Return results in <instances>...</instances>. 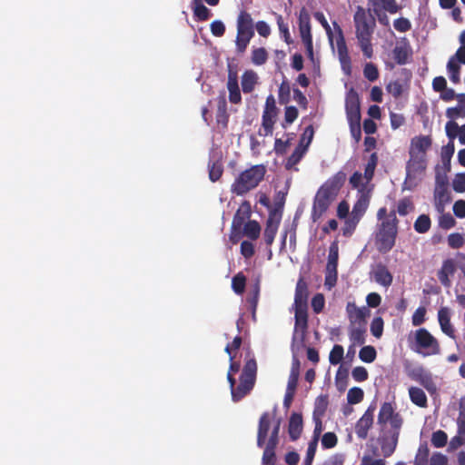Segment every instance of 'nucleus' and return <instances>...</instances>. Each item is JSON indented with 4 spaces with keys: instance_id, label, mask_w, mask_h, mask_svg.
Masks as SVG:
<instances>
[{
    "instance_id": "obj_1",
    "label": "nucleus",
    "mask_w": 465,
    "mask_h": 465,
    "mask_svg": "<svg viewBox=\"0 0 465 465\" xmlns=\"http://www.w3.org/2000/svg\"><path fill=\"white\" fill-rule=\"evenodd\" d=\"M241 343V338L235 337L232 342L225 347V351L228 353L231 361L230 369L227 373V380L230 383L232 399L233 401H240L252 389L257 369L255 361L252 359L248 360L240 377V383L237 387H234L235 381L233 375L239 371L240 366L238 363L232 362L234 358L233 351L240 348Z\"/></svg>"
},
{
    "instance_id": "obj_2",
    "label": "nucleus",
    "mask_w": 465,
    "mask_h": 465,
    "mask_svg": "<svg viewBox=\"0 0 465 465\" xmlns=\"http://www.w3.org/2000/svg\"><path fill=\"white\" fill-rule=\"evenodd\" d=\"M376 164L377 156L375 153H372L365 166L364 173L355 172L350 178V183L352 189L356 191L357 198L351 213L353 217L361 219L369 206L373 189V185L371 182L374 174Z\"/></svg>"
},
{
    "instance_id": "obj_3",
    "label": "nucleus",
    "mask_w": 465,
    "mask_h": 465,
    "mask_svg": "<svg viewBox=\"0 0 465 465\" xmlns=\"http://www.w3.org/2000/svg\"><path fill=\"white\" fill-rule=\"evenodd\" d=\"M344 181L345 175L340 173L328 179L320 187L314 197L312 210L313 221L318 220L326 213L330 205L336 199Z\"/></svg>"
},
{
    "instance_id": "obj_4",
    "label": "nucleus",
    "mask_w": 465,
    "mask_h": 465,
    "mask_svg": "<svg viewBox=\"0 0 465 465\" xmlns=\"http://www.w3.org/2000/svg\"><path fill=\"white\" fill-rule=\"evenodd\" d=\"M353 20L359 45L364 56L371 58L373 54L371 35L376 25L375 18L370 10L366 11L362 6H358Z\"/></svg>"
},
{
    "instance_id": "obj_5",
    "label": "nucleus",
    "mask_w": 465,
    "mask_h": 465,
    "mask_svg": "<svg viewBox=\"0 0 465 465\" xmlns=\"http://www.w3.org/2000/svg\"><path fill=\"white\" fill-rule=\"evenodd\" d=\"M377 217L381 221L380 228L376 234V245L379 251L389 252L395 243L397 235V218L394 212L387 213L386 208L378 211Z\"/></svg>"
},
{
    "instance_id": "obj_6",
    "label": "nucleus",
    "mask_w": 465,
    "mask_h": 465,
    "mask_svg": "<svg viewBox=\"0 0 465 465\" xmlns=\"http://www.w3.org/2000/svg\"><path fill=\"white\" fill-rule=\"evenodd\" d=\"M411 350L424 357L438 355L440 346L438 340L425 328L411 331L408 337Z\"/></svg>"
},
{
    "instance_id": "obj_7",
    "label": "nucleus",
    "mask_w": 465,
    "mask_h": 465,
    "mask_svg": "<svg viewBox=\"0 0 465 465\" xmlns=\"http://www.w3.org/2000/svg\"><path fill=\"white\" fill-rule=\"evenodd\" d=\"M266 167L263 164L252 165L240 173L234 179L231 190L237 195H243L256 188L263 180Z\"/></svg>"
},
{
    "instance_id": "obj_8",
    "label": "nucleus",
    "mask_w": 465,
    "mask_h": 465,
    "mask_svg": "<svg viewBox=\"0 0 465 465\" xmlns=\"http://www.w3.org/2000/svg\"><path fill=\"white\" fill-rule=\"evenodd\" d=\"M253 35V21L251 15L246 11H241L237 19V36L235 40L238 53L245 52Z\"/></svg>"
},
{
    "instance_id": "obj_9",
    "label": "nucleus",
    "mask_w": 465,
    "mask_h": 465,
    "mask_svg": "<svg viewBox=\"0 0 465 465\" xmlns=\"http://www.w3.org/2000/svg\"><path fill=\"white\" fill-rule=\"evenodd\" d=\"M427 166L428 163L407 161L402 190L413 191L418 188L426 177Z\"/></svg>"
},
{
    "instance_id": "obj_10",
    "label": "nucleus",
    "mask_w": 465,
    "mask_h": 465,
    "mask_svg": "<svg viewBox=\"0 0 465 465\" xmlns=\"http://www.w3.org/2000/svg\"><path fill=\"white\" fill-rule=\"evenodd\" d=\"M430 146L431 139L429 136L413 137L410 143L408 161L428 163L427 153Z\"/></svg>"
},
{
    "instance_id": "obj_11",
    "label": "nucleus",
    "mask_w": 465,
    "mask_h": 465,
    "mask_svg": "<svg viewBox=\"0 0 465 465\" xmlns=\"http://www.w3.org/2000/svg\"><path fill=\"white\" fill-rule=\"evenodd\" d=\"M299 33L302 43L305 45L307 55L313 58V43L312 35L311 17L308 10L302 7L298 17Z\"/></svg>"
},
{
    "instance_id": "obj_12",
    "label": "nucleus",
    "mask_w": 465,
    "mask_h": 465,
    "mask_svg": "<svg viewBox=\"0 0 465 465\" xmlns=\"http://www.w3.org/2000/svg\"><path fill=\"white\" fill-rule=\"evenodd\" d=\"M314 131L312 126H308L305 128L302 137L300 139L298 146L295 148L294 152L288 158L286 162L287 169H293L295 165L301 161V159L305 154L309 145L312 143L313 138Z\"/></svg>"
},
{
    "instance_id": "obj_13",
    "label": "nucleus",
    "mask_w": 465,
    "mask_h": 465,
    "mask_svg": "<svg viewBox=\"0 0 465 465\" xmlns=\"http://www.w3.org/2000/svg\"><path fill=\"white\" fill-rule=\"evenodd\" d=\"M251 214V207L247 203H242L239 209L237 210L232 223V231L230 234V241L232 243H236L242 237L240 232V229L242 228L243 222L249 218Z\"/></svg>"
},
{
    "instance_id": "obj_14",
    "label": "nucleus",
    "mask_w": 465,
    "mask_h": 465,
    "mask_svg": "<svg viewBox=\"0 0 465 465\" xmlns=\"http://www.w3.org/2000/svg\"><path fill=\"white\" fill-rule=\"evenodd\" d=\"M465 64V45L460 46L456 51L454 56H451L447 64V70L450 81L454 84H459L460 81V65Z\"/></svg>"
},
{
    "instance_id": "obj_15",
    "label": "nucleus",
    "mask_w": 465,
    "mask_h": 465,
    "mask_svg": "<svg viewBox=\"0 0 465 465\" xmlns=\"http://www.w3.org/2000/svg\"><path fill=\"white\" fill-rule=\"evenodd\" d=\"M346 313L350 325H367L371 312L365 306L358 307L355 302H349L346 305Z\"/></svg>"
},
{
    "instance_id": "obj_16",
    "label": "nucleus",
    "mask_w": 465,
    "mask_h": 465,
    "mask_svg": "<svg viewBox=\"0 0 465 465\" xmlns=\"http://www.w3.org/2000/svg\"><path fill=\"white\" fill-rule=\"evenodd\" d=\"M226 86L229 92V101L232 104H240L242 101V95L238 84V71L237 68L232 64H228V79Z\"/></svg>"
},
{
    "instance_id": "obj_17",
    "label": "nucleus",
    "mask_w": 465,
    "mask_h": 465,
    "mask_svg": "<svg viewBox=\"0 0 465 465\" xmlns=\"http://www.w3.org/2000/svg\"><path fill=\"white\" fill-rule=\"evenodd\" d=\"M373 416L374 408L369 407L364 414L356 422L355 433L360 439L364 440L367 438L368 431L373 424Z\"/></svg>"
},
{
    "instance_id": "obj_18",
    "label": "nucleus",
    "mask_w": 465,
    "mask_h": 465,
    "mask_svg": "<svg viewBox=\"0 0 465 465\" xmlns=\"http://www.w3.org/2000/svg\"><path fill=\"white\" fill-rule=\"evenodd\" d=\"M279 423L272 430L262 455L263 465H272L274 461V448L277 444Z\"/></svg>"
},
{
    "instance_id": "obj_19",
    "label": "nucleus",
    "mask_w": 465,
    "mask_h": 465,
    "mask_svg": "<svg viewBox=\"0 0 465 465\" xmlns=\"http://www.w3.org/2000/svg\"><path fill=\"white\" fill-rule=\"evenodd\" d=\"M450 201V193L448 187L444 184L435 186L434 190V206L438 213L445 211L447 205Z\"/></svg>"
},
{
    "instance_id": "obj_20",
    "label": "nucleus",
    "mask_w": 465,
    "mask_h": 465,
    "mask_svg": "<svg viewBox=\"0 0 465 465\" xmlns=\"http://www.w3.org/2000/svg\"><path fill=\"white\" fill-rule=\"evenodd\" d=\"M281 222V215L277 213H271L267 220L266 228L264 231V239L268 245H271L274 241L276 232Z\"/></svg>"
},
{
    "instance_id": "obj_21",
    "label": "nucleus",
    "mask_w": 465,
    "mask_h": 465,
    "mask_svg": "<svg viewBox=\"0 0 465 465\" xmlns=\"http://www.w3.org/2000/svg\"><path fill=\"white\" fill-rule=\"evenodd\" d=\"M345 108L347 116H361L360 98L357 92H355L353 89H351L346 95Z\"/></svg>"
},
{
    "instance_id": "obj_22",
    "label": "nucleus",
    "mask_w": 465,
    "mask_h": 465,
    "mask_svg": "<svg viewBox=\"0 0 465 465\" xmlns=\"http://www.w3.org/2000/svg\"><path fill=\"white\" fill-rule=\"evenodd\" d=\"M438 321L441 331L449 337L454 338V329L450 323V310L449 308L442 307L439 310Z\"/></svg>"
},
{
    "instance_id": "obj_23",
    "label": "nucleus",
    "mask_w": 465,
    "mask_h": 465,
    "mask_svg": "<svg viewBox=\"0 0 465 465\" xmlns=\"http://www.w3.org/2000/svg\"><path fill=\"white\" fill-rule=\"evenodd\" d=\"M374 281L381 286L389 287L392 282V275L383 265H377L371 272Z\"/></svg>"
},
{
    "instance_id": "obj_24",
    "label": "nucleus",
    "mask_w": 465,
    "mask_h": 465,
    "mask_svg": "<svg viewBox=\"0 0 465 465\" xmlns=\"http://www.w3.org/2000/svg\"><path fill=\"white\" fill-rule=\"evenodd\" d=\"M366 325H349V338L353 346L365 342Z\"/></svg>"
},
{
    "instance_id": "obj_25",
    "label": "nucleus",
    "mask_w": 465,
    "mask_h": 465,
    "mask_svg": "<svg viewBox=\"0 0 465 465\" xmlns=\"http://www.w3.org/2000/svg\"><path fill=\"white\" fill-rule=\"evenodd\" d=\"M258 82V76L252 70L245 71L242 75V89L244 94H250L254 90Z\"/></svg>"
},
{
    "instance_id": "obj_26",
    "label": "nucleus",
    "mask_w": 465,
    "mask_h": 465,
    "mask_svg": "<svg viewBox=\"0 0 465 465\" xmlns=\"http://www.w3.org/2000/svg\"><path fill=\"white\" fill-rule=\"evenodd\" d=\"M191 7L194 18L198 21H206L212 15L211 11L203 4V0H193Z\"/></svg>"
},
{
    "instance_id": "obj_27",
    "label": "nucleus",
    "mask_w": 465,
    "mask_h": 465,
    "mask_svg": "<svg viewBox=\"0 0 465 465\" xmlns=\"http://www.w3.org/2000/svg\"><path fill=\"white\" fill-rule=\"evenodd\" d=\"M302 431V417L299 413H292L289 420V435L292 440L300 437Z\"/></svg>"
},
{
    "instance_id": "obj_28",
    "label": "nucleus",
    "mask_w": 465,
    "mask_h": 465,
    "mask_svg": "<svg viewBox=\"0 0 465 465\" xmlns=\"http://www.w3.org/2000/svg\"><path fill=\"white\" fill-rule=\"evenodd\" d=\"M455 272L454 262L450 260H447L443 262L441 269L440 270L438 276L440 282L446 286L450 287L451 282L450 280V276L452 275Z\"/></svg>"
},
{
    "instance_id": "obj_29",
    "label": "nucleus",
    "mask_w": 465,
    "mask_h": 465,
    "mask_svg": "<svg viewBox=\"0 0 465 465\" xmlns=\"http://www.w3.org/2000/svg\"><path fill=\"white\" fill-rule=\"evenodd\" d=\"M393 58L398 64H405L408 62L409 56L411 55V50L408 43L402 45H397L393 51Z\"/></svg>"
},
{
    "instance_id": "obj_30",
    "label": "nucleus",
    "mask_w": 465,
    "mask_h": 465,
    "mask_svg": "<svg viewBox=\"0 0 465 465\" xmlns=\"http://www.w3.org/2000/svg\"><path fill=\"white\" fill-rule=\"evenodd\" d=\"M242 235L246 236L252 240H256L259 238L261 234L262 228L258 222L249 220L248 222L242 224Z\"/></svg>"
},
{
    "instance_id": "obj_31",
    "label": "nucleus",
    "mask_w": 465,
    "mask_h": 465,
    "mask_svg": "<svg viewBox=\"0 0 465 465\" xmlns=\"http://www.w3.org/2000/svg\"><path fill=\"white\" fill-rule=\"evenodd\" d=\"M271 418L270 415L265 413L260 419L259 431H258V445L262 446L265 443L269 429Z\"/></svg>"
},
{
    "instance_id": "obj_32",
    "label": "nucleus",
    "mask_w": 465,
    "mask_h": 465,
    "mask_svg": "<svg viewBox=\"0 0 465 465\" xmlns=\"http://www.w3.org/2000/svg\"><path fill=\"white\" fill-rule=\"evenodd\" d=\"M410 399L415 405L419 407H426L427 396L425 392L418 387H411L409 389Z\"/></svg>"
},
{
    "instance_id": "obj_33",
    "label": "nucleus",
    "mask_w": 465,
    "mask_h": 465,
    "mask_svg": "<svg viewBox=\"0 0 465 465\" xmlns=\"http://www.w3.org/2000/svg\"><path fill=\"white\" fill-rule=\"evenodd\" d=\"M307 301V286L306 283L300 280L297 282L295 299H294V306L305 307Z\"/></svg>"
},
{
    "instance_id": "obj_34",
    "label": "nucleus",
    "mask_w": 465,
    "mask_h": 465,
    "mask_svg": "<svg viewBox=\"0 0 465 465\" xmlns=\"http://www.w3.org/2000/svg\"><path fill=\"white\" fill-rule=\"evenodd\" d=\"M394 408L391 403L385 402L381 405L378 415V422L386 424L395 415Z\"/></svg>"
},
{
    "instance_id": "obj_35",
    "label": "nucleus",
    "mask_w": 465,
    "mask_h": 465,
    "mask_svg": "<svg viewBox=\"0 0 465 465\" xmlns=\"http://www.w3.org/2000/svg\"><path fill=\"white\" fill-rule=\"evenodd\" d=\"M252 63L255 65H262L268 59V53L264 47L255 48L252 52Z\"/></svg>"
},
{
    "instance_id": "obj_36",
    "label": "nucleus",
    "mask_w": 465,
    "mask_h": 465,
    "mask_svg": "<svg viewBox=\"0 0 465 465\" xmlns=\"http://www.w3.org/2000/svg\"><path fill=\"white\" fill-rule=\"evenodd\" d=\"M439 213V219L438 223L440 228L449 230L453 228L456 225V221L454 217L449 213Z\"/></svg>"
},
{
    "instance_id": "obj_37",
    "label": "nucleus",
    "mask_w": 465,
    "mask_h": 465,
    "mask_svg": "<svg viewBox=\"0 0 465 465\" xmlns=\"http://www.w3.org/2000/svg\"><path fill=\"white\" fill-rule=\"evenodd\" d=\"M328 406L327 398L319 396L314 404L313 418H322Z\"/></svg>"
},
{
    "instance_id": "obj_38",
    "label": "nucleus",
    "mask_w": 465,
    "mask_h": 465,
    "mask_svg": "<svg viewBox=\"0 0 465 465\" xmlns=\"http://www.w3.org/2000/svg\"><path fill=\"white\" fill-rule=\"evenodd\" d=\"M294 307H295V321H296L295 328H296V330L301 329L302 331H303L305 329L306 323H307V314H306L305 307H299V306H294Z\"/></svg>"
},
{
    "instance_id": "obj_39",
    "label": "nucleus",
    "mask_w": 465,
    "mask_h": 465,
    "mask_svg": "<svg viewBox=\"0 0 465 465\" xmlns=\"http://www.w3.org/2000/svg\"><path fill=\"white\" fill-rule=\"evenodd\" d=\"M299 378V362L294 360L288 380L287 390L295 391Z\"/></svg>"
},
{
    "instance_id": "obj_40",
    "label": "nucleus",
    "mask_w": 465,
    "mask_h": 465,
    "mask_svg": "<svg viewBox=\"0 0 465 465\" xmlns=\"http://www.w3.org/2000/svg\"><path fill=\"white\" fill-rule=\"evenodd\" d=\"M430 228V219L426 214L420 215L414 223V229L420 233H424Z\"/></svg>"
},
{
    "instance_id": "obj_41",
    "label": "nucleus",
    "mask_w": 465,
    "mask_h": 465,
    "mask_svg": "<svg viewBox=\"0 0 465 465\" xmlns=\"http://www.w3.org/2000/svg\"><path fill=\"white\" fill-rule=\"evenodd\" d=\"M376 355V350L370 345L362 347L359 352V358L367 363L374 361Z\"/></svg>"
},
{
    "instance_id": "obj_42",
    "label": "nucleus",
    "mask_w": 465,
    "mask_h": 465,
    "mask_svg": "<svg viewBox=\"0 0 465 465\" xmlns=\"http://www.w3.org/2000/svg\"><path fill=\"white\" fill-rule=\"evenodd\" d=\"M398 432H393L391 438L381 445L382 452L385 456H390L394 451L398 442Z\"/></svg>"
},
{
    "instance_id": "obj_43",
    "label": "nucleus",
    "mask_w": 465,
    "mask_h": 465,
    "mask_svg": "<svg viewBox=\"0 0 465 465\" xmlns=\"http://www.w3.org/2000/svg\"><path fill=\"white\" fill-rule=\"evenodd\" d=\"M246 278L242 273L236 274L232 281V288L237 294H242L244 291Z\"/></svg>"
},
{
    "instance_id": "obj_44",
    "label": "nucleus",
    "mask_w": 465,
    "mask_h": 465,
    "mask_svg": "<svg viewBox=\"0 0 465 465\" xmlns=\"http://www.w3.org/2000/svg\"><path fill=\"white\" fill-rule=\"evenodd\" d=\"M447 116H465V94L459 99L455 107L447 110Z\"/></svg>"
},
{
    "instance_id": "obj_45",
    "label": "nucleus",
    "mask_w": 465,
    "mask_h": 465,
    "mask_svg": "<svg viewBox=\"0 0 465 465\" xmlns=\"http://www.w3.org/2000/svg\"><path fill=\"white\" fill-rule=\"evenodd\" d=\"M343 353L344 351L341 345H334L329 355V361L331 364H339L343 358Z\"/></svg>"
},
{
    "instance_id": "obj_46",
    "label": "nucleus",
    "mask_w": 465,
    "mask_h": 465,
    "mask_svg": "<svg viewBox=\"0 0 465 465\" xmlns=\"http://www.w3.org/2000/svg\"><path fill=\"white\" fill-rule=\"evenodd\" d=\"M259 292H260L259 285L255 284L252 291L251 292L249 297L247 298V302L251 305L252 315L253 319H255L256 307H257L258 300H259Z\"/></svg>"
},
{
    "instance_id": "obj_47",
    "label": "nucleus",
    "mask_w": 465,
    "mask_h": 465,
    "mask_svg": "<svg viewBox=\"0 0 465 465\" xmlns=\"http://www.w3.org/2000/svg\"><path fill=\"white\" fill-rule=\"evenodd\" d=\"M363 75L371 82L376 81L379 77V70L372 63H367L363 68Z\"/></svg>"
},
{
    "instance_id": "obj_48",
    "label": "nucleus",
    "mask_w": 465,
    "mask_h": 465,
    "mask_svg": "<svg viewBox=\"0 0 465 465\" xmlns=\"http://www.w3.org/2000/svg\"><path fill=\"white\" fill-rule=\"evenodd\" d=\"M363 399V391L358 387H353L349 390L347 393L348 402L351 404H357Z\"/></svg>"
},
{
    "instance_id": "obj_49",
    "label": "nucleus",
    "mask_w": 465,
    "mask_h": 465,
    "mask_svg": "<svg viewBox=\"0 0 465 465\" xmlns=\"http://www.w3.org/2000/svg\"><path fill=\"white\" fill-rule=\"evenodd\" d=\"M338 253H339V248L338 243L333 242L331 243L329 251V256H328V268H337V262H338Z\"/></svg>"
},
{
    "instance_id": "obj_50",
    "label": "nucleus",
    "mask_w": 465,
    "mask_h": 465,
    "mask_svg": "<svg viewBox=\"0 0 465 465\" xmlns=\"http://www.w3.org/2000/svg\"><path fill=\"white\" fill-rule=\"evenodd\" d=\"M337 282V268L326 267L324 285L327 289L331 290L335 286Z\"/></svg>"
},
{
    "instance_id": "obj_51",
    "label": "nucleus",
    "mask_w": 465,
    "mask_h": 465,
    "mask_svg": "<svg viewBox=\"0 0 465 465\" xmlns=\"http://www.w3.org/2000/svg\"><path fill=\"white\" fill-rule=\"evenodd\" d=\"M383 320L381 317H376L371 323V332L376 338H381L383 332Z\"/></svg>"
},
{
    "instance_id": "obj_52",
    "label": "nucleus",
    "mask_w": 465,
    "mask_h": 465,
    "mask_svg": "<svg viewBox=\"0 0 465 465\" xmlns=\"http://www.w3.org/2000/svg\"><path fill=\"white\" fill-rule=\"evenodd\" d=\"M345 225L342 229L343 234L348 236L352 233L354 229L356 228L358 223L360 222V218L353 217V215L350 214L347 218H345Z\"/></svg>"
},
{
    "instance_id": "obj_53",
    "label": "nucleus",
    "mask_w": 465,
    "mask_h": 465,
    "mask_svg": "<svg viewBox=\"0 0 465 465\" xmlns=\"http://www.w3.org/2000/svg\"><path fill=\"white\" fill-rule=\"evenodd\" d=\"M448 436L443 430H437L432 434L431 443L436 448H441L447 443Z\"/></svg>"
},
{
    "instance_id": "obj_54",
    "label": "nucleus",
    "mask_w": 465,
    "mask_h": 465,
    "mask_svg": "<svg viewBox=\"0 0 465 465\" xmlns=\"http://www.w3.org/2000/svg\"><path fill=\"white\" fill-rule=\"evenodd\" d=\"M393 26L398 32L405 33L411 29V23L408 18L400 17L394 20Z\"/></svg>"
},
{
    "instance_id": "obj_55",
    "label": "nucleus",
    "mask_w": 465,
    "mask_h": 465,
    "mask_svg": "<svg viewBox=\"0 0 465 465\" xmlns=\"http://www.w3.org/2000/svg\"><path fill=\"white\" fill-rule=\"evenodd\" d=\"M413 208L412 202L408 198H404L399 202L397 211L400 215H406L412 212Z\"/></svg>"
},
{
    "instance_id": "obj_56",
    "label": "nucleus",
    "mask_w": 465,
    "mask_h": 465,
    "mask_svg": "<svg viewBox=\"0 0 465 465\" xmlns=\"http://www.w3.org/2000/svg\"><path fill=\"white\" fill-rule=\"evenodd\" d=\"M386 90L394 98H398L401 95L403 88L400 81H393L388 84Z\"/></svg>"
},
{
    "instance_id": "obj_57",
    "label": "nucleus",
    "mask_w": 465,
    "mask_h": 465,
    "mask_svg": "<svg viewBox=\"0 0 465 465\" xmlns=\"http://www.w3.org/2000/svg\"><path fill=\"white\" fill-rule=\"evenodd\" d=\"M337 436L333 432H326L322 438V445L324 449H331L337 444Z\"/></svg>"
},
{
    "instance_id": "obj_58",
    "label": "nucleus",
    "mask_w": 465,
    "mask_h": 465,
    "mask_svg": "<svg viewBox=\"0 0 465 465\" xmlns=\"http://www.w3.org/2000/svg\"><path fill=\"white\" fill-rule=\"evenodd\" d=\"M380 7L383 8L390 14H395L400 9L396 0H380V5L377 9H380Z\"/></svg>"
},
{
    "instance_id": "obj_59",
    "label": "nucleus",
    "mask_w": 465,
    "mask_h": 465,
    "mask_svg": "<svg viewBox=\"0 0 465 465\" xmlns=\"http://www.w3.org/2000/svg\"><path fill=\"white\" fill-rule=\"evenodd\" d=\"M452 188L457 193L465 192V173H457L452 181Z\"/></svg>"
},
{
    "instance_id": "obj_60",
    "label": "nucleus",
    "mask_w": 465,
    "mask_h": 465,
    "mask_svg": "<svg viewBox=\"0 0 465 465\" xmlns=\"http://www.w3.org/2000/svg\"><path fill=\"white\" fill-rule=\"evenodd\" d=\"M420 382L430 394L437 392V385L430 375L422 376Z\"/></svg>"
},
{
    "instance_id": "obj_61",
    "label": "nucleus",
    "mask_w": 465,
    "mask_h": 465,
    "mask_svg": "<svg viewBox=\"0 0 465 465\" xmlns=\"http://www.w3.org/2000/svg\"><path fill=\"white\" fill-rule=\"evenodd\" d=\"M361 118H351L350 126L352 137L359 142L361 136Z\"/></svg>"
},
{
    "instance_id": "obj_62",
    "label": "nucleus",
    "mask_w": 465,
    "mask_h": 465,
    "mask_svg": "<svg viewBox=\"0 0 465 465\" xmlns=\"http://www.w3.org/2000/svg\"><path fill=\"white\" fill-rule=\"evenodd\" d=\"M426 309L419 307L413 313L411 322L414 326H420L425 322Z\"/></svg>"
},
{
    "instance_id": "obj_63",
    "label": "nucleus",
    "mask_w": 465,
    "mask_h": 465,
    "mask_svg": "<svg viewBox=\"0 0 465 465\" xmlns=\"http://www.w3.org/2000/svg\"><path fill=\"white\" fill-rule=\"evenodd\" d=\"M210 27H211V32L214 36L221 37L225 33V25L220 20H215V21L212 22Z\"/></svg>"
},
{
    "instance_id": "obj_64",
    "label": "nucleus",
    "mask_w": 465,
    "mask_h": 465,
    "mask_svg": "<svg viewBox=\"0 0 465 465\" xmlns=\"http://www.w3.org/2000/svg\"><path fill=\"white\" fill-rule=\"evenodd\" d=\"M452 211L454 215L459 219L465 218V200H458L454 203Z\"/></svg>"
}]
</instances>
